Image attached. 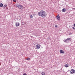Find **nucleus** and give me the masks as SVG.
<instances>
[{
    "instance_id": "ddd939ff",
    "label": "nucleus",
    "mask_w": 75,
    "mask_h": 75,
    "mask_svg": "<svg viewBox=\"0 0 75 75\" xmlns=\"http://www.w3.org/2000/svg\"><path fill=\"white\" fill-rule=\"evenodd\" d=\"M45 72H42L41 73L42 75H45Z\"/></svg>"
},
{
    "instance_id": "dca6fc26",
    "label": "nucleus",
    "mask_w": 75,
    "mask_h": 75,
    "mask_svg": "<svg viewBox=\"0 0 75 75\" xmlns=\"http://www.w3.org/2000/svg\"><path fill=\"white\" fill-rule=\"evenodd\" d=\"M30 17L31 18H33V16L32 15H30Z\"/></svg>"
},
{
    "instance_id": "4468645a",
    "label": "nucleus",
    "mask_w": 75,
    "mask_h": 75,
    "mask_svg": "<svg viewBox=\"0 0 75 75\" xmlns=\"http://www.w3.org/2000/svg\"><path fill=\"white\" fill-rule=\"evenodd\" d=\"M25 22H22V25H25Z\"/></svg>"
},
{
    "instance_id": "7ed1b4c3",
    "label": "nucleus",
    "mask_w": 75,
    "mask_h": 75,
    "mask_svg": "<svg viewBox=\"0 0 75 75\" xmlns=\"http://www.w3.org/2000/svg\"><path fill=\"white\" fill-rule=\"evenodd\" d=\"M17 7L21 10H22L23 9V6L20 5H18Z\"/></svg>"
},
{
    "instance_id": "2eb2a0df",
    "label": "nucleus",
    "mask_w": 75,
    "mask_h": 75,
    "mask_svg": "<svg viewBox=\"0 0 75 75\" xmlns=\"http://www.w3.org/2000/svg\"><path fill=\"white\" fill-rule=\"evenodd\" d=\"M7 5L6 4H5V5H4V8H5V7H7Z\"/></svg>"
},
{
    "instance_id": "5701e85b",
    "label": "nucleus",
    "mask_w": 75,
    "mask_h": 75,
    "mask_svg": "<svg viewBox=\"0 0 75 75\" xmlns=\"http://www.w3.org/2000/svg\"><path fill=\"white\" fill-rule=\"evenodd\" d=\"M75 8H73V9H75Z\"/></svg>"
},
{
    "instance_id": "412c9836",
    "label": "nucleus",
    "mask_w": 75,
    "mask_h": 75,
    "mask_svg": "<svg viewBox=\"0 0 75 75\" xmlns=\"http://www.w3.org/2000/svg\"><path fill=\"white\" fill-rule=\"evenodd\" d=\"M72 28L73 29V30H75V28L73 27Z\"/></svg>"
},
{
    "instance_id": "a211bd4d",
    "label": "nucleus",
    "mask_w": 75,
    "mask_h": 75,
    "mask_svg": "<svg viewBox=\"0 0 75 75\" xmlns=\"http://www.w3.org/2000/svg\"><path fill=\"white\" fill-rule=\"evenodd\" d=\"M27 60H28V61H29V60H30V58H28V59H27Z\"/></svg>"
},
{
    "instance_id": "9d476101",
    "label": "nucleus",
    "mask_w": 75,
    "mask_h": 75,
    "mask_svg": "<svg viewBox=\"0 0 75 75\" xmlns=\"http://www.w3.org/2000/svg\"><path fill=\"white\" fill-rule=\"evenodd\" d=\"M69 65L68 64H66L65 65H64V67H66L67 68L68 67H69Z\"/></svg>"
},
{
    "instance_id": "423d86ee",
    "label": "nucleus",
    "mask_w": 75,
    "mask_h": 75,
    "mask_svg": "<svg viewBox=\"0 0 75 75\" xmlns=\"http://www.w3.org/2000/svg\"><path fill=\"white\" fill-rule=\"evenodd\" d=\"M57 20H61V18H60V16H59V15H57V16L56 17Z\"/></svg>"
},
{
    "instance_id": "f03ea898",
    "label": "nucleus",
    "mask_w": 75,
    "mask_h": 75,
    "mask_svg": "<svg viewBox=\"0 0 75 75\" xmlns=\"http://www.w3.org/2000/svg\"><path fill=\"white\" fill-rule=\"evenodd\" d=\"M71 41V39L69 38H68L65 40H64V42H66V43H67V42H69V41Z\"/></svg>"
},
{
    "instance_id": "6e6552de",
    "label": "nucleus",
    "mask_w": 75,
    "mask_h": 75,
    "mask_svg": "<svg viewBox=\"0 0 75 75\" xmlns=\"http://www.w3.org/2000/svg\"><path fill=\"white\" fill-rule=\"evenodd\" d=\"M67 10H66V9L65 8H63L62 10V12H65Z\"/></svg>"
},
{
    "instance_id": "6ab92c4d",
    "label": "nucleus",
    "mask_w": 75,
    "mask_h": 75,
    "mask_svg": "<svg viewBox=\"0 0 75 75\" xmlns=\"http://www.w3.org/2000/svg\"><path fill=\"white\" fill-rule=\"evenodd\" d=\"M13 1H14V2H17V1L15 0H13Z\"/></svg>"
},
{
    "instance_id": "9b49d317",
    "label": "nucleus",
    "mask_w": 75,
    "mask_h": 75,
    "mask_svg": "<svg viewBox=\"0 0 75 75\" xmlns=\"http://www.w3.org/2000/svg\"><path fill=\"white\" fill-rule=\"evenodd\" d=\"M3 6V4L1 3L0 4V7H2Z\"/></svg>"
},
{
    "instance_id": "f257e3e1",
    "label": "nucleus",
    "mask_w": 75,
    "mask_h": 75,
    "mask_svg": "<svg viewBox=\"0 0 75 75\" xmlns=\"http://www.w3.org/2000/svg\"><path fill=\"white\" fill-rule=\"evenodd\" d=\"M38 15L40 17H42V18H45L47 16V13L45 11L42 10L38 13Z\"/></svg>"
},
{
    "instance_id": "1a4fd4ad",
    "label": "nucleus",
    "mask_w": 75,
    "mask_h": 75,
    "mask_svg": "<svg viewBox=\"0 0 75 75\" xmlns=\"http://www.w3.org/2000/svg\"><path fill=\"white\" fill-rule=\"evenodd\" d=\"M60 52L61 53V54H64V52L62 50H60Z\"/></svg>"
},
{
    "instance_id": "f3484780",
    "label": "nucleus",
    "mask_w": 75,
    "mask_h": 75,
    "mask_svg": "<svg viewBox=\"0 0 75 75\" xmlns=\"http://www.w3.org/2000/svg\"><path fill=\"white\" fill-rule=\"evenodd\" d=\"M55 27H56V28H58V25H56L55 26Z\"/></svg>"
},
{
    "instance_id": "39448f33",
    "label": "nucleus",
    "mask_w": 75,
    "mask_h": 75,
    "mask_svg": "<svg viewBox=\"0 0 75 75\" xmlns=\"http://www.w3.org/2000/svg\"><path fill=\"white\" fill-rule=\"evenodd\" d=\"M36 49H39V48H40V45H37L36 46Z\"/></svg>"
},
{
    "instance_id": "b1692460",
    "label": "nucleus",
    "mask_w": 75,
    "mask_h": 75,
    "mask_svg": "<svg viewBox=\"0 0 75 75\" xmlns=\"http://www.w3.org/2000/svg\"><path fill=\"white\" fill-rule=\"evenodd\" d=\"M71 34H72V33H71Z\"/></svg>"
},
{
    "instance_id": "f8f14e48",
    "label": "nucleus",
    "mask_w": 75,
    "mask_h": 75,
    "mask_svg": "<svg viewBox=\"0 0 75 75\" xmlns=\"http://www.w3.org/2000/svg\"><path fill=\"white\" fill-rule=\"evenodd\" d=\"M34 35H35V36H37V33H36V32H35L34 33Z\"/></svg>"
},
{
    "instance_id": "0eeeda50",
    "label": "nucleus",
    "mask_w": 75,
    "mask_h": 75,
    "mask_svg": "<svg viewBox=\"0 0 75 75\" xmlns=\"http://www.w3.org/2000/svg\"><path fill=\"white\" fill-rule=\"evenodd\" d=\"M20 23H17V22H16V27H18V26H19V25H20Z\"/></svg>"
},
{
    "instance_id": "20e7f679",
    "label": "nucleus",
    "mask_w": 75,
    "mask_h": 75,
    "mask_svg": "<svg viewBox=\"0 0 75 75\" xmlns=\"http://www.w3.org/2000/svg\"><path fill=\"white\" fill-rule=\"evenodd\" d=\"M71 71H70V72L71 74H75V70L74 69H71Z\"/></svg>"
},
{
    "instance_id": "aec40b11",
    "label": "nucleus",
    "mask_w": 75,
    "mask_h": 75,
    "mask_svg": "<svg viewBox=\"0 0 75 75\" xmlns=\"http://www.w3.org/2000/svg\"><path fill=\"white\" fill-rule=\"evenodd\" d=\"M23 75H27V74L26 73H24Z\"/></svg>"
},
{
    "instance_id": "4be33fe9",
    "label": "nucleus",
    "mask_w": 75,
    "mask_h": 75,
    "mask_svg": "<svg viewBox=\"0 0 75 75\" xmlns=\"http://www.w3.org/2000/svg\"><path fill=\"white\" fill-rule=\"evenodd\" d=\"M73 25L74 26V27H75V24H74Z\"/></svg>"
}]
</instances>
